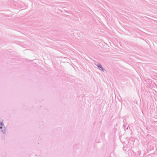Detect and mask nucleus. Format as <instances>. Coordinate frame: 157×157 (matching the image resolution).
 <instances>
[{
    "label": "nucleus",
    "instance_id": "nucleus-1",
    "mask_svg": "<svg viewBox=\"0 0 157 157\" xmlns=\"http://www.w3.org/2000/svg\"><path fill=\"white\" fill-rule=\"evenodd\" d=\"M98 66L100 69H101V70H102L103 71H104L103 69V68L100 65H98Z\"/></svg>",
    "mask_w": 157,
    "mask_h": 157
},
{
    "label": "nucleus",
    "instance_id": "nucleus-2",
    "mask_svg": "<svg viewBox=\"0 0 157 157\" xmlns=\"http://www.w3.org/2000/svg\"><path fill=\"white\" fill-rule=\"evenodd\" d=\"M0 124H1V125L2 126L3 125V124H2V123H1Z\"/></svg>",
    "mask_w": 157,
    "mask_h": 157
},
{
    "label": "nucleus",
    "instance_id": "nucleus-3",
    "mask_svg": "<svg viewBox=\"0 0 157 157\" xmlns=\"http://www.w3.org/2000/svg\"><path fill=\"white\" fill-rule=\"evenodd\" d=\"M2 128V126H1V127H0V128H1V129Z\"/></svg>",
    "mask_w": 157,
    "mask_h": 157
},
{
    "label": "nucleus",
    "instance_id": "nucleus-4",
    "mask_svg": "<svg viewBox=\"0 0 157 157\" xmlns=\"http://www.w3.org/2000/svg\"><path fill=\"white\" fill-rule=\"evenodd\" d=\"M2 132H3V133H4V131H3V130H2Z\"/></svg>",
    "mask_w": 157,
    "mask_h": 157
}]
</instances>
